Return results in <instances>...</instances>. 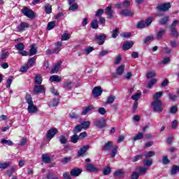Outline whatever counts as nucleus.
Listing matches in <instances>:
<instances>
[{
    "label": "nucleus",
    "mask_w": 179,
    "mask_h": 179,
    "mask_svg": "<svg viewBox=\"0 0 179 179\" xmlns=\"http://www.w3.org/2000/svg\"><path fill=\"white\" fill-rule=\"evenodd\" d=\"M42 162H43L44 163H50L51 162V157H50V154H43L42 155Z\"/></svg>",
    "instance_id": "a878e982"
},
{
    "label": "nucleus",
    "mask_w": 179,
    "mask_h": 179,
    "mask_svg": "<svg viewBox=\"0 0 179 179\" xmlns=\"http://www.w3.org/2000/svg\"><path fill=\"white\" fill-rule=\"evenodd\" d=\"M136 170V171H138L137 173H138L139 176H141V174L145 176V174H146V171H148V168L139 166L137 167Z\"/></svg>",
    "instance_id": "393cba45"
},
{
    "label": "nucleus",
    "mask_w": 179,
    "mask_h": 179,
    "mask_svg": "<svg viewBox=\"0 0 179 179\" xmlns=\"http://www.w3.org/2000/svg\"><path fill=\"white\" fill-rule=\"evenodd\" d=\"M94 125L96 127V128H104L107 125V120L106 119H96L94 120Z\"/></svg>",
    "instance_id": "39448f33"
},
{
    "label": "nucleus",
    "mask_w": 179,
    "mask_h": 179,
    "mask_svg": "<svg viewBox=\"0 0 179 179\" xmlns=\"http://www.w3.org/2000/svg\"><path fill=\"white\" fill-rule=\"evenodd\" d=\"M171 8V4L170 3H165L164 4L159 5L157 7V10H159V12H166L169 10Z\"/></svg>",
    "instance_id": "0eeeda50"
},
{
    "label": "nucleus",
    "mask_w": 179,
    "mask_h": 179,
    "mask_svg": "<svg viewBox=\"0 0 179 179\" xmlns=\"http://www.w3.org/2000/svg\"><path fill=\"white\" fill-rule=\"evenodd\" d=\"M83 127L80 124H78L75 127L74 129L73 130V132L74 134H79V132L82 131Z\"/></svg>",
    "instance_id": "473e14b6"
},
{
    "label": "nucleus",
    "mask_w": 179,
    "mask_h": 179,
    "mask_svg": "<svg viewBox=\"0 0 179 179\" xmlns=\"http://www.w3.org/2000/svg\"><path fill=\"white\" fill-rule=\"evenodd\" d=\"M29 25L27 22H21L17 27V31L20 33H22V31H24L26 29H29Z\"/></svg>",
    "instance_id": "4468645a"
},
{
    "label": "nucleus",
    "mask_w": 179,
    "mask_h": 179,
    "mask_svg": "<svg viewBox=\"0 0 179 179\" xmlns=\"http://www.w3.org/2000/svg\"><path fill=\"white\" fill-rule=\"evenodd\" d=\"M29 48V57H33V55H36L37 54V48H36V44L31 45Z\"/></svg>",
    "instance_id": "4be33fe9"
},
{
    "label": "nucleus",
    "mask_w": 179,
    "mask_h": 179,
    "mask_svg": "<svg viewBox=\"0 0 179 179\" xmlns=\"http://www.w3.org/2000/svg\"><path fill=\"white\" fill-rule=\"evenodd\" d=\"M156 83H157V79L152 78L151 80L148 82L147 87L148 89H152V87H153V85H156Z\"/></svg>",
    "instance_id": "cd10ccee"
},
{
    "label": "nucleus",
    "mask_w": 179,
    "mask_h": 179,
    "mask_svg": "<svg viewBox=\"0 0 179 179\" xmlns=\"http://www.w3.org/2000/svg\"><path fill=\"white\" fill-rule=\"evenodd\" d=\"M106 38H107V35L104 34L96 35L95 36V41L99 45H103V44H104V42L106 41Z\"/></svg>",
    "instance_id": "423d86ee"
},
{
    "label": "nucleus",
    "mask_w": 179,
    "mask_h": 179,
    "mask_svg": "<svg viewBox=\"0 0 179 179\" xmlns=\"http://www.w3.org/2000/svg\"><path fill=\"white\" fill-rule=\"evenodd\" d=\"M114 100H115V96H108L106 101V104H113V103H114Z\"/></svg>",
    "instance_id": "5fc2aeb1"
},
{
    "label": "nucleus",
    "mask_w": 179,
    "mask_h": 179,
    "mask_svg": "<svg viewBox=\"0 0 179 179\" xmlns=\"http://www.w3.org/2000/svg\"><path fill=\"white\" fill-rule=\"evenodd\" d=\"M101 149L103 152H110V150H111V152L110 153L111 157H115V155H117L118 150V147L115 146L113 141H108L105 143Z\"/></svg>",
    "instance_id": "f257e3e1"
},
{
    "label": "nucleus",
    "mask_w": 179,
    "mask_h": 179,
    "mask_svg": "<svg viewBox=\"0 0 179 179\" xmlns=\"http://www.w3.org/2000/svg\"><path fill=\"white\" fill-rule=\"evenodd\" d=\"M111 173V167L110 166H106L103 169V176H108L109 174Z\"/></svg>",
    "instance_id": "4c0bfd02"
},
{
    "label": "nucleus",
    "mask_w": 179,
    "mask_h": 179,
    "mask_svg": "<svg viewBox=\"0 0 179 179\" xmlns=\"http://www.w3.org/2000/svg\"><path fill=\"white\" fill-rule=\"evenodd\" d=\"M108 54V50H103L102 51L99 52L98 55V58H102V57H105Z\"/></svg>",
    "instance_id": "de8ad7c7"
},
{
    "label": "nucleus",
    "mask_w": 179,
    "mask_h": 179,
    "mask_svg": "<svg viewBox=\"0 0 179 179\" xmlns=\"http://www.w3.org/2000/svg\"><path fill=\"white\" fill-rule=\"evenodd\" d=\"M59 104V101L57 99H53L52 101L49 103V107H57Z\"/></svg>",
    "instance_id": "37998d69"
},
{
    "label": "nucleus",
    "mask_w": 179,
    "mask_h": 179,
    "mask_svg": "<svg viewBox=\"0 0 179 179\" xmlns=\"http://www.w3.org/2000/svg\"><path fill=\"white\" fill-rule=\"evenodd\" d=\"M120 14L123 16H126L127 17H129L131 16H134V11L129 10V9H125L120 11Z\"/></svg>",
    "instance_id": "412c9836"
},
{
    "label": "nucleus",
    "mask_w": 179,
    "mask_h": 179,
    "mask_svg": "<svg viewBox=\"0 0 179 179\" xmlns=\"http://www.w3.org/2000/svg\"><path fill=\"white\" fill-rule=\"evenodd\" d=\"M78 141H79V136L74 134V135L71 137V142H72V143H78Z\"/></svg>",
    "instance_id": "58836bf2"
},
{
    "label": "nucleus",
    "mask_w": 179,
    "mask_h": 179,
    "mask_svg": "<svg viewBox=\"0 0 179 179\" xmlns=\"http://www.w3.org/2000/svg\"><path fill=\"white\" fill-rule=\"evenodd\" d=\"M6 58H8V52L6 50H2L1 56V61H3V59H6Z\"/></svg>",
    "instance_id": "13d9d810"
},
{
    "label": "nucleus",
    "mask_w": 179,
    "mask_h": 179,
    "mask_svg": "<svg viewBox=\"0 0 179 179\" xmlns=\"http://www.w3.org/2000/svg\"><path fill=\"white\" fill-rule=\"evenodd\" d=\"M59 141L62 145H65L68 142V138L64 135H62L59 137Z\"/></svg>",
    "instance_id": "c756f323"
},
{
    "label": "nucleus",
    "mask_w": 179,
    "mask_h": 179,
    "mask_svg": "<svg viewBox=\"0 0 179 179\" xmlns=\"http://www.w3.org/2000/svg\"><path fill=\"white\" fill-rule=\"evenodd\" d=\"M55 27V22L52 21L48 24L47 30H52Z\"/></svg>",
    "instance_id": "8fccbe9b"
},
{
    "label": "nucleus",
    "mask_w": 179,
    "mask_h": 179,
    "mask_svg": "<svg viewBox=\"0 0 179 179\" xmlns=\"http://www.w3.org/2000/svg\"><path fill=\"white\" fill-rule=\"evenodd\" d=\"M71 38V34H63L62 35V41H66L67 40H69Z\"/></svg>",
    "instance_id": "3c124183"
},
{
    "label": "nucleus",
    "mask_w": 179,
    "mask_h": 179,
    "mask_svg": "<svg viewBox=\"0 0 179 179\" xmlns=\"http://www.w3.org/2000/svg\"><path fill=\"white\" fill-rule=\"evenodd\" d=\"M86 170L90 173H94L99 171V169L96 167L93 164H87Z\"/></svg>",
    "instance_id": "dca6fc26"
},
{
    "label": "nucleus",
    "mask_w": 179,
    "mask_h": 179,
    "mask_svg": "<svg viewBox=\"0 0 179 179\" xmlns=\"http://www.w3.org/2000/svg\"><path fill=\"white\" fill-rule=\"evenodd\" d=\"M89 149H90V146L89 145L83 146L77 152L78 156L79 157L83 156L85 155V153H86V152H87V150H89Z\"/></svg>",
    "instance_id": "ddd939ff"
},
{
    "label": "nucleus",
    "mask_w": 179,
    "mask_h": 179,
    "mask_svg": "<svg viewBox=\"0 0 179 179\" xmlns=\"http://www.w3.org/2000/svg\"><path fill=\"white\" fill-rule=\"evenodd\" d=\"M91 27L92 29H94L95 30H97L99 29V21L97 20H93L91 22Z\"/></svg>",
    "instance_id": "2f4dec72"
},
{
    "label": "nucleus",
    "mask_w": 179,
    "mask_h": 179,
    "mask_svg": "<svg viewBox=\"0 0 179 179\" xmlns=\"http://www.w3.org/2000/svg\"><path fill=\"white\" fill-rule=\"evenodd\" d=\"M171 34L173 37H178V31H177V29L176 28H171Z\"/></svg>",
    "instance_id": "338daca9"
},
{
    "label": "nucleus",
    "mask_w": 179,
    "mask_h": 179,
    "mask_svg": "<svg viewBox=\"0 0 179 179\" xmlns=\"http://www.w3.org/2000/svg\"><path fill=\"white\" fill-rule=\"evenodd\" d=\"M141 139H143V134L139 132L137 135H136L134 137L133 141H139Z\"/></svg>",
    "instance_id": "a18cd8bd"
},
{
    "label": "nucleus",
    "mask_w": 179,
    "mask_h": 179,
    "mask_svg": "<svg viewBox=\"0 0 179 179\" xmlns=\"http://www.w3.org/2000/svg\"><path fill=\"white\" fill-rule=\"evenodd\" d=\"M94 50V48L93 47H88L85 49V55H89L90 52H92Z\"/></svg>",
    "instance_id": "69168bd1"
},
{
    "label": "nucleus",
    "mask_w": 179,
    "mask_h": 179,
    "mask_svg": "<svg viewBox=\"0 0 179 179\" xmlns=\"http://www.w3.org/2000/svg\"><path fill=\"white\" fill-rule=\"evenodd\" d=\"M164 33H166V30H159V31L157 34V39L160 40L162 37L164 35Z\"/></svg>",
    "instance_id": "603ef678"
},
{
    "label": "nucleus",
    "mask_w": 179,
    "mask_h": 179,
    "mask_svg": "<svg viewBox=\"0 0 179 179\" xmlns=\"http://www.w3.org/2000/svg\"><path fill=\"white\" fill-rule=\"evenodd\" d=\"M137 29H143L145 27H146V24H145V22L143 21H140L138 24H137Z\"/></svg>",
    "instance_id": "052dcab7"
},
{
    "label": "nucleus",
    "mask_w": 179,
    "mask_h": 179,
    "mask_svg": "<svg viewBox=\"0 0 179 179\" xmlns=\"http://www.w3.org/2000/svg\"><path fill=\"white\" fill-rule=\"evenodd\" d=\"M163 102L160 100H155L151 103V108L155 113H162L163 111Z\"/></svg>",
    "instance_id": "7ed1b4c3"
},
{
    "label": "nucleus",
    "mask_w": 179,
    "mask_h": 179,
    "mask_svg": "<svg viewBox=\"0 0 179 179\" xmlns=\"http://www.w3.org/2000/svg\"><path fill=\"white\" fill-rule=\"evenodd\" d=\"M155 155L156 153L154 151H150L145 155V157L146 159H149V157H153Z\"/></svg>",
    "instance_id": "bf43d9fd"
},
{
    "label": "nucleus",
    "mask_w": 179,
    "mask_h": 179,
    "mask_svg": "<svg viewBox=\"0 0 179 179\" xmlns=\"http://www.w3.org/2000/svg\"><path fill=\"white\" fill-rule=\"evenodd\" d=\"M11 163L8 162V163H0V169L2 170H5V169H8L9 166H10Z\"/></svg>",
    "instance_id": "864d4df0"
},
{
    "label": "nucleus",
    "mask_w": 179,
    "mask_h": 179,
    "mask_svg": "<svg viewBox=\"0 0 179 179\" xmlns=\"http://www.w3.org/2000/svg\"><path fill=\"white\" fill-rule=\"evenodd\" d=\"M29 65L26 64L24 66H21V68L20 69V72H23V73L27 72V71H29Z\"/></svg>",
    "instance_id": "0e129e2a"
},
{
    "label": "nucleus",
    "mask_w": 179,
    "mask_h": 179,
    "mask_svg": "<svg viewBox=\"0 0 179 179\" xmlns=\"http://www.w3.org/2000/svg\"><path fill=\"white\" fill-rule=\"evenodd\" d=\"M124 176H125V171L124 169H118L113 173V177L116 179L124 178Z\"/></svg>",
    "instance_id": "1a4fd4ad"
},
{
    "label": "nucleus",
    "mask_w": 179,
    "mask_h": 179,
    "mask_svg": "<svg viewBox=\"0 0 179 179\" xmlns=\"http://www.w3.org/2000/svg\"><path fill=\"white\" fill-rule=\"evenodd\" d=\"M45 12L48 15H50V13H52V8L50 6V4H47L45 6Z\"/></svg>",
    "instance_id": "c03bdc74"
},
{
    "label": "nucleus",
    "mask_w": 179,
    "mask_h": 179,
    "mask_svg": "<svg viewBox=\"0 0 179 179\" xmlns=\"http://www.w3.org/2000/svg\"><path fill=\"white\" fill-rule=\"evenodd\" d=\"M168 99L169 100H172L173 101H176L177 99H178V96L176 94H173L171 93H168Z\"/></svg>",
    "instance_id": "a19ab883"
},
{
    "label": "nucleus",
    "mask_w": 179,
    "mask_h": 179,
    "mask_svg": "<svg viewBox=\"0 0 179 179\" xmlns=\"http://www.w3.org/2000/svg\"><path fill=\"white\" fill-rule=\"evenodd\" d=\"M132 47H134V42L132 41H127L123 43V50H124L125 51L129 50L130 48H132Z\"/></svg>",
    "instance_id": "aec40b11"
},
{
    "label": "nucleus",
    "mask_w": 179,
    "mask_h": 179,
    "mask_svg": "<svg viewBox=\"0 0 179 179\" xmlns=\"http://www.w3.org/2000/svg\"><path fill=\"white\" fill-rule=\"evenodd\" d=\"M103 13H104V10L103 9H99L96 11L95 16H96L97 17H103V16H101V15H103Z\"/></svg>",
    "instance_id": "e2e57ef3"
},
{
    "label": "nucleus",
    "mask_w": 179,
    "mask_h": 179,
    "mask_svg": "<svg viewBox=\"0 0 179 179\" xmlns=\"http://www.w3.org/2000/svg\"><path fill=\"white\" fill-rule=\"evenodd\" d=\"M21 11L22 12L23 15H24V16H27V17H29V19H34L35 16L33 10L27 7L22 8Z\"/></svg>",
    "instance_id": "20e7f679"
},
{
    "label": "nucleus",
    "mask_w": 179,
    "mask_h": 179,
    "mask_svg": "<svg viewBox=\"0 0 179 179\" xmlns=\"http://www.w3.org/2000/svg\"><path fill=\"white\" fill-rule=\"evenodd\" d=\"M155 76H156V73H155V71H150L145 75L147 79H152V78H155Z\"/></svg>",
    "instance_id": "49530a36"
},
{
    "label": "nucleus",
    "mask_w": 179,
    "mask_h": 179,
    "mask_svg": "<svg viewBox=\"0 0 179 179\" xmlns=\"http://www.w3.org/2000/svg\"><path fill=\"white\" fill-rule=\"evenodd\" d=\"M131 179H138L139 178V173L138 172H133L131 176Z\"/></svg>",
    "instance_id": "774afa93"
},
{
    "label": "nucleus",
    "mask_w": 179,
    "mask_h": 179,
    "mask_svg": "<svg viewBox=\"0 0 179 179\" xmlns=\"http://www.w3.org/2000/svg\"><path fill=\"white\" fill-rule=\"evenodd\" d=\"M12 82H13V76H10L8 80H7V83L6 85V87H7V89H10V85H12Z\"/></svg>",
    "instance_id": "79ce46f5"
},
{
    "label": "nucleus",
    "mask_w": 179,
    "mask_h": 179,
    "mask_svg": "<svg viewBox=\"0 0 179 179\" xmlns=\"http://www.w3.org/2000/svg\"><path fill=\"white\" fill-rule=\"evenodd\" d=\"M1 143L3 145H7L8 146H12L13 145V142L10 140H6L5 138L1 139Z\"/></svg>",
    "instance_id": "c9c22d12"
},
{
    "label": "nucleus",
    "mask_w": 179,
    "mask_h": 179,
    "mask_svg": "<svg viewBox=\"0 0 179 179\" xmlns=\"http://www.w3.org/2000/svg\"><path fill=\"white\" fill-rule=\"evenodd\" d=\"M61 65H62V62H57V64H55L54 67L51 69V73H58V71L61 68Z\"/></svg>",
    "instance_id": "6ab92c4d"
},
{
    "label": "nucleus",
    "mask_w": 179,
    "mask_h": 179,
    "mask_svg": "<svg viewBox=\"0 0 179 179\" xmlns=\"http://www.w3.org/2000/svg\"><path fill=\"white\" fill-rule=\"evenodd\" d=\"M93 110H94V106L93 105L83 107L81 115H86V114H89V113L93 111Z\"/></svg>",
    "instance_id": "2eb2a0df"
},
{
    "label": "nucleus",
    "mask_w": 179,
    "mask_h": 179,
    "mask_svg": "<svg viewBox=\"0 0 179 179\" xmlns=\"http://www.w3.org/2000/svg\"><path fill=\"white\" fill-rule=\"evenodd\" d=\"M169 19L170 17L169 16H164L159 20V24H161V26H164L165 24H167Z\"/></svg>",
    "instance_id": "bb28decb"
},
{
    "label": "nucleus",
    "mask_w": 179,
    "mask_h": 179,
    "mask_svg": "<svg viewBox=\"0 0 179 179\" xmlns=\"http://www.w3.org/2000/svg\"><path fill=\"white\" fill-rule=\"evenodd\" d=\"M80 125L81 126L83 129H87V128H89V127H90V122L84 121V122H82Z\"/></svg>",
    "instance_id": "7c9ffc66"
},
{
    "label": "nucleus",
    "mask_w": 179,
    "mask_h": 179,
    "mask_svg": "<svg viewBox=\"0 0 179 179\" xmlns=\"http://www.w3.org/2000/svg\"><path fill=\"white\" fill-rule=\"evenodd\" d=\"M162 163L163 164H169V163H170V159H169V157H167V155H165L162 158Z\"/></svg>",
    "instance_id": "680f3d73"
},
{
    "label": "nucleus",
    "mask_w": 179,
    "mask_h": 179,
    "mask_svg": "<svg viewBox=\"0 0 179 179\" xmlns=\"http://www.w3.org/2000/svg\"><path fill=\"white\" fill-rule=\"evenodd\" d=\"M105 13L108 19H113L114 17V11L113 10V7L111 6H108L105 9Z\"/></svg>",
    "instance_id": "9b49d317"
},
{
    "label": "nucleus",
    "mask_w": 179,
    "mask_h": 179,
    "mask_svg": "<svg viewBox=\"0 0 179 179\" xmlns=\"http://www.w3.org/2000/svg\"><path fill=\"white\" fill-rule=\"evenodd\" d=\"M72 87H73L72 81L67 80L64 83L63 88L64 90H72Z\"/></svg>",
    "instance_id": "f3484780"
},
{
    "label": "nucleus",
    "mask_w": 179,
    "mask_h": 179,
    "mask_svg": "<svg viewBox=\"0 0 179 179\" xmlns=\"http://www.w3.org/2000/svg\"><path fill=\"white\" fill-rule=\"evenodd\" d=\"M125 69V66L121 65L117 69V75H122L124 73V70Z\"/></svg>",
    "instance_id": "ea45409f"
},
{
    "label": "nucleus",
    "mask_w": 179,
    "mask_h": 179,
    "mask_svg": "<svg viewBox=\"0 0 179 179\" xmlns=\"http://www.w3.org/2000/svg\"><path fill=\"white\" fill-rule=\"evenodd\" d=\"M57 134H58V129L57 128L50 129L47 132L46 138L48 139H52Z\"/></svg>",
    "instance_id": "6e6552de"
},
{
    "label": "nucleus",
    "mask_w": 179,
    "mask_h": 179,
    "mask_svg": "<svg viewBox=\"0 0 179 179\" xmlns=\"http://www.w3.org/2000/svg\"><path fill=\"white\" fill-rule=\"evenodd\" d=\"M101 93H103V89L100 86L95 87L92 90V96L94 97H99V96H101Z\"/></svg>",
    "instance_id": "9d476101"
},
{
    "label": "nucleus",
    "mask_w": 179,
    "mask_h": 179,
    "mask_svg": "<svg viewBox=\"0 0 179 179\" xmlns=\"http://www.w3.org/2000/svg\"><path fill=\"white\" fill-rule=\"evenodd\" d=\"M27 103L28 104L27 110L30 114H34L38 111V108L34 106L33 103V98H31V95L30 94H27L25 96Z\"/></svg>",
    "instance_id": "f03ea898"
},
{
    "label": "nucleus",
    "mask_w": 179,
    "mask_h": 179,
    "mask_svg": "<svg viewBox=\"0 0 179 179\" xmlns=\"http://www.w3.org/2000/svg\"><path fill=\"white\" fill-rule=\"evenodd\" d=\"M35 83L37 85H41L43 83V78L41 74H37L35 77Z\"/></svg>",
    "instance_id": "c85d7f7f"
},
{
    "label": "nucleus",
    "mask_w": 179,
    "mask_h": 179,
    "mask_svg": "<svg viewBox=\"0 0 179 179\" xmlns=\"http://www.w3.org/2000/svg\"><path fill=\"white\" fill-rule=\"evenodd\" d=\"M162 96H163V92H158L154 94L153 99L155 100H159V99L162 98Z\"/></svg>",
    "instance_id": "09e8293b"
},
{
    "label": "nucleus",
    "mask_w": 179,
    "mask_h": 179,
    "mask_svg": "<svg viewBox=\"0 0 179 179\" xmlns=\"http://www.w3.org/2000/svg\"><path fill=\"white\" fill-rule=\"evenodd\" d=\"M142 96V93L141 92H138L134 95L131 96L132 100H135V101H138L139 99H141V96Z\"/></svg>",
    "instance_id": "f704fd0d"
},
{
    "label": "nucleus",
    "mask_w": 179,
    "mask_h": 179,
    "mask_svg": "<svg viewBox=\"0 0 179 179\" xmlns=\"http://www.w3.org/2000/svg\"><path fill=\"white\" fill-rule=\"evenodd\" d=\"M15 48L19 51V52H20V51H23V50H24V44L22 43H17L15 45Z\"/></svg>",
    "instance_id": "72a5a7b5"
},
{
    "label": "nucleus",
    "mask_w": 179,
    "mask_h": 179,
    "mask_svg": "<svg viewBox=\"0 0 179 179\" xmlns=\"http://www.w3.org/2000/svg\"><path fill=\"white\" fill-rule=\"evenodd\" d=\"M155 38V37L153 36V35H150L148 37H146L145 38L143 39V43L145 44H146V43H149V41H153Z\"/></svg>",
    "instance_id": "6e6d98bb"
},
{
    "label": "nucleus",
    "mask_w": 179,
    "mask_h": 179,
    "mask_svg": "<svg viewBox=\"0 0 179 179\" xmlns=\"http://www.w3.org/2000/svg\"><path fill=\"white\" fill-rule=\"evenodd\" d=\"M50 82H61L62 80V78L57 75L51 76L49 78Z\"/></svg>",
    "instance_id": "b1692460"
},
{
    "label": "nucleus",
    "mask_w": 179,
    "mask_h": 179,
    "mask_svg": "<svg viewBox=\"0 0 179 179\" xmlns=\"http://www.w3.org/2000/svg\"><path fill=\"white\" fill-rule=\"evenodd\" d=\"M34 92L36 93V94H38V93H42L43 92H45V87H44V85H36L34 88Z\"/></svg>",
    "instance_id": "a211bd4d"
},
{
    "label": "nucleus",
    "mask_w": 179,
    "mask_h": 179,
    "mask_svg": "<svg viewBox=\"0 0 179 179\" xmlns=\"http://www.w3.org/2000/svg\"><path fill=\"white\" fill-rule=\"evenodd\" d=\"M72 160V158L71 157H66L62 159V162L63 164H67V163H69Z\"/></svg>",
    "instance_id": "4d7b16f0"
},
{
    "label": "nucleus",
    "mask_w": 179,
    "mask_h": 179,
    "mask_svg": "<svg viewBox=\"0 0 179 179\" xmlns=\"http://www.w3.org/2000/svg\"><path fill=\"white\" fill-rule=\"evenodd\" d=\"M36 64V58L35 57H31L29 59L27 64L29 67L31 68Z\"/></svg>",
    "instance_id": "e433bc0d"
},
{
    "label": "nucleus",
    "mask_w": 179,
    "mask_h": 179,
    "mask_svg": "<svg viewBox=\"0 0 179 179\" xmlns=\"http://www.w3.org/2000/svg\"><path fill=\"white\" fill-rule=\"evenodd\" d=\"M55 48L53 49V52H55V54H58V52H59L62 48V42L58 41L55 44Z\"/></svg>",
    "instance_id": "5701e85b"
},
{
    "label": "nucleus",
    "mask_w": 179,
    "mask_h": 179,
    "mask_svg": "<svg viewBox=\"0 0 179 179\" xmlns=\"http://www.w3.org/2000/svg\"><path fill=\"white\" fill-rule=\"evenodd\" d=\"M82 169L73 168V169H71L70 175L71 176V177H79V176L82 174Z\"/></svg>",
    "instance_id": "f8f14e48"
}]
</instances>
